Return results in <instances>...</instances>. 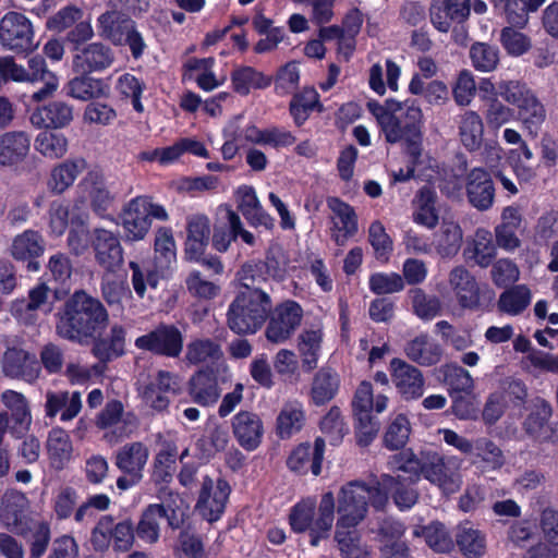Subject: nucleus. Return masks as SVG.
<instances>
[{
  "mask_svg": "<svg viewBox=\"0 0 558 558\" xmlns=\"http://www.w3.org/2000/svg\"><path fill=\"white\" fill-rule=\"evenodd\" d=\"M391 468L422 476L446 496L458 493L463 484L462 460L456 456H442L437 451H422L415 456L411 451L395 454L389 461Z\"/></svg>",
  "mask_w": 558,
  "mask_h": 558,
  "instance_id": "1",
  "label": "nucleus"
},
{
  "mask_svg": "<svg viewBox=\"0 0 558 558\" xmlns=\"http://www.w3.org/2000/svg\"><path fill=\"white\" fill-rule=\"evenodd\" d=\"M108 313L98 299L76 291L64 304L57 323V333L68 340L84 343L108 324Z\"/></svg>",
  "mask_w": 558,
  "mask_h": 558,
  "instance_id": "2",
  "label": "nucleus"
},
{
  "mask_svg": "<svg viewBox=\"0 0 558 558\" xmlns=\"http://www.w3.org/2000/svg\"><path fill=\"white\" fill-rule=\"evenodd\" d=\"M367 109L375 118L385 140L390 144L405 142L416 145L422 138L423 112L415 100L369 101Z\"/></svg>",
  "mask_w": 558,
  "mask_h": 558,
  "instance_id": "3",
  "label": "nucleus"
},
{
  "mask_svg": "<svg viewBox=\"0 0 558 558\" xmlns=\"http://www.w3.org/2000/svg\"><path fill=\"white\" fill-rule=\"evenodd\" d=\"M376 510H385L388 505L387 492L364 482L352 481L343 485L337 496V513L335 533L357 532L355 527L366 518L368 505Z\"/></svg>",
  "mask_w": 558,
  "mask_h": 558,
  "instance_id": "4",
  "label": "nucleus"
},
{
  "mask_svg": "<svg viewBox=\"0 0 558 558\" xmlns=\"http://www.w3.org/2000/svg\"><path fill=\"white\" fill-rule=\"evenodd\" d=\"M272 308L271 298L263 289L239 290L227 313L229 328L238 335L255 333Z\"/></svg>",
  "mask_w": 558,
  "mask_h": 558,
  "instance_id": "5",
  "label": "nucleus"
},
{
  "mask_svg": "<svg viewBox=\"0 0 558 558\" xmlns=\"http://www.w3.org/2000/svg\"><path fill=\"white\" fill-rule=\"evenodd\" d=\"M335 520V497L328 492L322 496L318 508L315 499H303L294 505L289 514V522L296 533L310 531L311 545L317 546L322 538L328 536Z\"/></svg>",
  "mask_w": 558,
  "mask_h": 558,
  "instance_id": "6",
  "label": "nucleus"
},
{
  "mask_svg": "<svg viewBox=\"0 0 558 558\" xmlns=\"http://www.w3.org/2000/svg\"><path fill=\"white\" fill-rule=\"evenodd\" d=\"M177 262L175 242L171 229L161 227L156 230L154 243V267L146 274L135 262H130L132 286L140 298H144L146 286L157 288L159 279L166 277Z\"/></svg>",
  "mask_w": 558,
  "mask_h": 558,
  "instance_id": "7",
  "label": "nucleus"
},
{
  "mask_svg": "<svg viewBox=\"0 0 558 558\" xmlns=\"http://www.w3.org/2000/svg\"><path fill=\"white\" fill-rule=\"evenodd\" d=\"M499 95L517 109L518 119L533 137H536L546 118V111L535 94L518 81L498 84Z\"/></svg>",
  "mask_w": 558,
  "mask_h": 558,
  "instance_id": "8",
  "label": "nucleus"
},
{
  "mask_svg": "<svg viewBox=\"0 0 558 558\" xmlns=\"http://www.w3.org/2000/svg\"><path fill=\"white\" fill-rule=\"evenodd\" d=\"M388 397L377 395L374 397L372 384L362 381L354 395L352 401L353 414L355 418V429L357 442L367 446L379 430V422L372 415L373 408L377 413L387 409Z\"/></svg>",
  "mask_w": 558,
  "mask_h": 558,
  "instance_id": "9",
  "label": "nucleus"
},
{
  "mask_svg": "<svg viewBox=\"0 0 558 558\" xmlns=\"http://www.w3.org/2000/svg\"><path fill=\"white\" fill-rule=\"evenodd\" d=\"M166 208L149 196H136L129 201L121 213V225L129 241L143 240L151 227V220H168Z\"/></svg>",
  "mask_w": 558,
  "mask_h": 558,
  "instance_id": "10",
  "label": "nucleus"
},
{
  "mask_svg": "<svg viewBox=\"0 0 558 558\" xmlns=\"http://www.w3.org/2000/svg\"><path fill=\"white\" fill-rule=\"evenodd\" d=\"M150 451L143 441H131L121 446L114 453V465L122 473L117 478V487L128 490L144 477Z\"/></svg>",
  "mask_w": 558,
  "mask_h": 558,
  "instance_id": "11",
  "label": "nucleus"
},
{
  "mask_svg": "<svg viewBox=\"0 0 558 558\" xmlns=\"http://www.w3.org/2000/svg\"><path fill=\"white\" fill-rule=\"evenodd\" d=\"M0 44L15 53H29L37 49L32 21L20 12L5 13L0 20Z\"/></svg>",
  "mask_w": 558,
  "mask_h": 558,
  "instance_id": "12",
  "label": "nucleus"
},
{
  "mask_svg": "<svg viewBox=\"0 0 558 558\" xmlns=\"http://www.w3.org/2000/svg\"><path fill=\"white\" fill-rule=\"evenodd\" d=\"M95 424L104 430L105 440L114 445L135 430L137 417L133 412L125 411L121 401L111 400L97 414Z\"/></svg>",
  "mask_w": 558,
  "mask_h": 558,
  "instance_id": "13",
  "label": "nucleus"
},
{
  "mask_svg": "<svg viewBox=\"0 0 558 558\" xmlns=\"http://www.w3.org/2000/svg\"><path fill=\"white\" fill-rule=\"evenodd\" d=\"M302 307L294 301H286L278 305L266 327V339L275 344L289 340L301 325Z\"/></svg>",
  "mask_w": 558,
  "mask_h": 558,
  "instance_id": "14",
  "label": "nucleus"
},
{
  "mask_svg": "<svg viewBox=\"0 0 558 558\" xmlns=\"http://www.w3.org/2000/svg\"><path fill=\"white\" fill-rule=\"evenodd\" d=\"M52 310L51 290L46 283H38L28 291L27 299H17L11 303V314L24 325L37 323L40 314Z\"/></svg>",
  "mask_w": 558,
  "mask_h": 558,
  "instance_id": "15",
  "label": "nucleus"
},
{
  "mask_svg": "<svg viewBox=\"0 0 558 558\" xmlns=\"http://www.w3.org/2000/svg\"><path fill=\"white\" fill-rule=\"evenodd\" d=\"M167 519L172 529H179L182 524V513L160 504L148 505L142 512L136 525L137 536L147 544H155L160 536V520Z\"/></svg>",
  "mask_w": 558,
  "mask_h": 558,
  "instance_id": "16",
  "label": "nucleus"
},
{
  "mask_svg": "<svg viewBox=\"0 0 558 558\" xmlns=\"http://www.w3.org/2000/svg\"><path fill=\"white\" fill-rule=\"evenodd\" d=\"M389 372L391 381L403 400H417L424 395L425 378L416 366L395 357L389 363Z\"/></svg>",
  "mask_w": 558,
  "mask_h": 558,
  "instance_id": "17",
  "label": "nucleus"
},
{
  "mask_svg": "<svg viewBox=\"0 0 558 558\" xmlns=\"http://www.w3.org/2000/svg\"><path fill=\"white\" fill-rule=\"evenodd\" d=\"M135 345L159 355L178 357L183 349V336L175 326L160 325L153 331L138 337Z\"/></svg>",
  "mask_w": 558,
  "mask_h": 558,
  "instance_id": "18",
  "label": "nucleus"
},
{
  "mask_svg": "<svg viewBox=\"0 0 558 558\" xmlns=\"http://www.w3.org/2000/svg\"><path fill=\"white\" fill-rule=\"evenodd\" d=\"M553 409L544 399H536L526 416L524 432L537 444H557L558 425L549 423Z\"/></svg>",
  "mask_w": 558,
  "mask_h": 558,
  "instance_id": "19",
  "label": "nucleus"
},
{
  "mask_svg": "<svg viewBox=\"0 0 558 558\" xmlns=\"http://www.w3.org/2000/svg\"><path fill=\"white\" fill-rule=\"evenodd\" d=\"M77 192L83 199H88L97 214L107 211L114 202V194L107 185L104 172L98 168L89 169L77 184Z\"/></svg>",
  "mask_w": 558,
  "mask_h": 558,
  "instance_id": "20",
  "label": "nucleus"
},
{
  "mask_svg": "<svg viewBox=\"0 0 558 558\" xmlns=\"http://www.w3.org/2000/svg\"><path fill=\"white\" fill-rule=\"evenodd\" d=\"M229 494L230 486L225 480L214 484L208 475H204L196 509L207 521H216L225 510Z\"/></svg>",
  "mask_w": 558,
  "mask_h": 558,
  "instance_id": "21",
  "label": "nucleus"
},
{
  "mask_svg": "<svg viewBox=\"0 0 558 558\" xmlns=\"http://www.w3.org/2000/svg\"><path fill=\"white\" fill-rule=\"evenodd\" d=\"M327 206L331 211V239L342 246L357 231L356 214L352 206L338 197H328Z\"/></svg>",
  "mask_w": 558,
  "mask_h": 558,
  "instance_id": "22",
  "label": "nucleus"
},
{
  "mask_svg": "<svg viewBox=\"0 0 558 558\" xmlns=\"http://www.w3.org/2000/svg\"><path fill=\"white\" fill-rule=\"evenodd\" d=\"M31 151V136L25 131H8L0 135V168L17 169Z\"/></svg>",
  "mask_w": 558,
  "mask_h": 558,
  "instance_id": "23",
  "label": "nucleus"
},
{
  "mask_svg": "<svg viewBox=\"0 0 558 558\" xmlns=\"http://www.w3.org/2000/svg\"><path fill=\"white\" fill-rule=\"evenodd\" d=\"M114 61L112 49L102 43H92L77 49L73 56V70L88 74L108 69Z\"/></svg>",
  "mask_w": 558,
  "mask_h": 558,
  "instance_id": "24",
  "label": "nucleus"
},
{
  "mask_svg": "<svg viewBox=\"0 0 558 558\" xmlns=\"http://www.w3.org/2000/svg\"><path fill=\"white\" fill-rule=\"evenodd\" d=\"M0 401L4 407L0 413L8 415L15 433L25 435L33 423L31 402L27 397L20 391L5 389L0 395Z\"/></svg>",
  "mask_w": 558,
  "mask_h": 558,
  "instance_id": "25",
  "label": "nucleus"
},
{
  "mask_svg": "<svg viewBox=\"0 0 558 558\" xmlns=\"http://www.w3.org/2000/svg\"><path fill=\"white\" fill-rule=\"evenodd\" d=\"M470 12V0H441L430 4L429 17L437 31L448 33L452 22H464Z\"/></svg>",
  "mask_w": 558,
  "mask_h": 558,
  "instance_id": "26",
  "label": "nucleus"
},
{
  "mask_svg": "<svg viewBox=\"0 0 558 558\" xmlns=\"http://www.w3.org/2000/svg\"><path fill=\"white\" fill-rule=\"evenodd\" d=\"M2 371L10 378L33 383L39 376L40 366L35 355L22 349L10 348L3 355Z\"/></svg>",
  "mask_w": 558,
  "mask_h": 558,
  "instance_id": "27",
  "label": "nucleus"
},
{
  "mask_svg": "<svg viewBox=\"0 0 558 558\" xmlns=\"http://www.w3.org/2000/svg\"><path fill=\"white\" fill-rule=\"evenodd\" d=\"M96 260L107 270H113L123 260L119 238L109 230L96 228L92 234Z\"/></svg>",
  "mask_w": 558,
  "mask_h": 558,
  "instance_id": "28",
  "label": "nucleus"
},
{
  "mask_svg": "<svg viewBox=\"0 0 558 558\" xmlns=\"http://www.w3.org/2000/svg\"><path fill=\"white\" fill-rule=\"evenodd\" d=\"M466 196L478 210H487L493 206L495 187L487 171L482 168L472 169L466 175Z\"/></svg>",
  "mask_w": 558,
  "mask_h": 558,
  "instance_id": "29",
  "label": "nucleus"
},
{
  "mask_svg": "<svg viewBox=\"0 0 558 558\" xmlns=\"http://www.w3.org/2000/svg\"><path fill=\"white\" fill-rule=\"evenodd\" d=\"M234 437L246 450H255L264 436L263 421L258 414L250 411H240L232 418Z\"/></svg>",
  "mask_w": 558,
  "mask_h": 558,
  "instance_id": "30",
  "label": "nucleus"
},
{
  "mask_svg": "<svg viewBox=\"0 0 558 558\" xmlns=\"http://www.w3.org/2000/svg\"><path fill=\"white\" fill-rule=\"evenodd\" d=\"M28 500L17 490H8L1 499L0 521L13 531L23 532L27 520Z\"/></svg>",
  "mask_w": 558,
  "mask_h": 558,
  "instance_id": "31",
  "label": "nucleus"
},
{
  "mask_svg": "<svg viewBox=\"0 0 558 558\" xmlns=\"http://www.w3.org/2000/svg\"><path fill=\"white\" fill-rule=\"evenodd\" d=\"M324 451L325 439L318 437L315 439L314 448L308 444L298 446L289 456L287 464L294 472L305 473L310 469L317 476L322 471Z\"/></svg>",
  "mask_w": 558,
  "mask_h": 558,
  "instance_id": "32",
  "label": "nucleus"
},
{
  "mask_svg": "<svg viewBox=\"0 0 558 558\" xmlns=\"http://www.w3.org/2000/svg\"><path fill=\"white\" fill-rule=\"evenodd\" d=\"M412 220L428 230L439 222V206L436 191L430 186L421 187L413 198Z\"/></svg>",
  "mask_w": 558,
  "mask_h": 558,
  "instance_id": "33",
  "label": "nucleus"
},
{
  "mask_svg": "<svg viewBox=\"0 0 558 558\" xmlns=\"http://www.w3.org/2000/svg\"><path fill=\"white\" fill-rule=\"evenodd\" d=\"M238 208L244 218L254 227L266 229L274 227V219L264 210L254 187L242 185L235 192Z\"/></svg>",
  "mask_w": 558,
  "mask_h": 558,
  "instance_id": "34",
  "label": "nucleus"
},
{
  "mask_svg": "<svg viewBox=\"0 0 558 558\" xmlns=\"http://www.w3.org/2000/svg\"><path fill=\"white\" fill-rule=\"evenodd\" d=\"M87 162L84 158L66 159L54 165L50 170L47 186L53 194H62L75 182L77 177L86 169Z\"/></svg>",
  "mask_w": 558,
  "mask_h": 558,
  "instance_id": "35",
  "label": "nucleus"
},
{
  "mask_svg": "<svg viewBox=\"0 0 558 558\" xmlns=\"http://www.w3.org/2000/svg\"><path fill=\"white\" fill-rule=\"evenodd\" d=\"M45 397V413L48 417H54L61 412L60 420L69 422L81 412L82 397L78 391H47Z\"/></svg>",
  "mask_w": 558,
  "mask_h": 558,
  "instance_id": "36",
  "label": "nucleus"
},
{
  "mask_svg": "<svg viewBox=\"0 0 558 558\" xmlns=\"http://www.w3.org/2000/svg\"><path fill=\"white\" fill-rule=\"evenodd\" d=\"M442 353L441 345L426 333L416 336L404 345L407 357L421 366L436 365L440 362Z\"/></svg>",
  "mask_w": 558,
  "mask_h": 558,
  "instance_id": "37",
  "label": "nucleus"
},
{
  "mask_svg": "<svg viewBox=\"0 0 558 558\" xmlns=\"http://www.w3.org/2000/svg\"><path fill=\"white\" fill-rule=\"evenodd\" d=\"M449 284L462 307L473 308L480 303V288L475 278L462 266L449 274Z\"/></svg>",
  "mask_w": 558,
  "mask_h": 558,
  "instance_id": "38",
  "label": "nucleus"
},
{
  "mask_svg": "<svg viewBox=\"0 0 558 558\" xmlns=\"http://www.w3.org/2000/svg\"><path fill=\"white\" fill-rule=\"evenodd\" d=\"M46 450L51 468L57 471L63 470L73 454V444L69 434L61 427L51 428L47 436Z\"/></svg>",
  "mask_w": 558,
  "mask_h": 558,
  "instance_id": "39",
  "label": "nucleus"
},
{
  "mask_svg": "<svg viewBox=\"0 0 558 558\" xmlns=\"http://www.w3.org/2000/svg\"><path fill=\"white\" fill-rule=\"evenodd\" d=\"M66 96L81 101L108 97L110 86L102 78L87 75L75 76L64 86Z\"/></svg>",
  "mask_w": 558,
  "mask_h": 558,
  "instance_id": "40",
  "label": "nucleus"
},
{
  "mask_svg": "<svg viewBox=\"0 0 558 558\" xmlns=\"http://www.w3.org/2000/svg\"><path fill=\"white\" fill-rule=\"evenodd\" d=\"M454 539L459 550L466 558H481L486 553V535L469 521L457 526Z\"/></svg>",
  "mask_w": 558,
  "mask_h": 558,
  "instance_id": "41",
  "label": "nucleus"
},
{
  "mask_svg": "<svg viewBox=\"0 0 558 558\" xmlns=\"http://www.w3.org/2000/svg\"><path fill=\"white\" fill-rule=\"evenodd\" d=\"M31 120L39 128L62 129L73 120V107L63 101H52L38 108Z\"/></svg>",
  "mask_w": 558,
  "mask_h": 558,
  "instance_id": "42",
  "label": "nucleus"
},
{
  "mask_svg": "<svg viewBox=\"0 0 558 558\" xmlns=\"http://www.w3.org/2000/svg\"><path fill=\"white\" fill-rule=\"evenodd\" d=\"M134 26V22L118 11H107L97 19L99 35L113 45H123L125 34Z\"/></svg>",
  "mask_w": 558,
  "mask_h": 558,
  "instance_id": "43",
  "label": "nucleus"
},
{
  "mask_svg": "<svg viewBox=\"0 0 558 558\" xmlns=\"http://www.w3.org/2000/svg\"><path fill=\"white\" fill-rule=\"evenodd\" d=\"M323 330L319 327L304 329L298 336V351L302 365L305 369L312 371L317 366L323 347Z\"/></svg>",
  "mask_w": 558,
  "mask_h": 558,
  "instance_id": "44",
  "label": "nucleus"
},
{
  "mask_svg": "<svg viewBox=\"0 0 558 558\" xmlns=\"http://www.w3.org/2000/svg\"><path fill=\"white\" fill-rule=\"evenodd\" d=\"M221 356V348L215 340L196 338L186 344L184 361L189 365L208 366L216 363Z\"/></svg>",
  "mask_w": 558,
  "mask_h": 558,
  "instance_id": "45",
  "label": "nucleus"
},
{
  "mask_svg": "<svg viewBox=\"0 0 558 558\" xmlns=\"http://www.w3.org/2000/svg\"><path fill=\"white\" fill-rule=\"evenodd\" d=\"M10 251L17 260L35 259L43 255L45 240L38 231L27 229L14 236Z\"/></svg>",
  "mask_w": 558,
  "mask_h": 558,
  "instance_id": "46",
  "label": "nucleus"
},
{
  "mask_svg": "<svg viewBox=\"0 0 558 558\" xmlns=\"http://www.w3.org/2000/svg\"><path fill=\"white\" fill-rule=\"evenodd\" d=\"M125 352V329L120 325H113L106 338L95 341L93 347L94 355L101 362H109Z\"/></svg>",
  "mask_w": 558,
  "mask_h": 558,
  "instance_id": "47",
  "label": "nucleus"
},
{
  "mask_svg": "<svg viewBox=\"0 0 558 558\" xmlns=\"http://www.w3.org/2000/svg\"><path fill=\"white\" fill-rule=\"evenodd\" d=\"M459 135L469 151L477 150L483 142L484 123L481 116L468 110L459 117Z\"/></svg>",
  "mask_w": 558,
  "mask_h": 558,
  "instance_id": "48",
  "label": "nucleus"
},
{
  "mask_svg": "<svg viewBox=\"0 0 558 558\" xmlns=\"http://www.w3.org/2000/svg\"><path fill=\"white\" fill-rule=\"evenodd\" d=\"M189 391L193 401L204 407L216 403L220 396L216 378L206 372L192 376Z\"/></svg>",
  "mask_w": 558,
  "mask_h": 558,
  "instance_id": "49",
  "label": "nucleus"
},
{
  "mask_svg": "<svg viewBox=\"0 0 558 558\" xmlns=\"http://www.w3.org/2000/svg\"><path fill=\"white\" fill-rule=\"evenodd\" d=\"M463 232L453 220H444L438 233L435 234V248L441 257L454 256L462 244Z\"/></svg>",
  "mask_w": 558,
  "mask_h": 558,
  "instance_id": "50",
  "label": "nucleus"
},
{
  "mask_svg": "<svg viewBox=\"0 0 558 558\" xmlns=\"http://www.w3.org/2000/svg\"><path fill=\"white\" fill-rule=\"evenodd\" d=\"M305 422V413L301 402L288 401L277 417V433L281 438H289L301 430Z\"/></svg>",
  "mask_w": 558,
  "mask_h": 558,
  "instance_id": "51",
  "label": "nucleus"
},
{
  "mask_svg": "<svg viewBox=\"0 0 558 558\" xmlns=\"http://www.w3.org/2000/svg\"><path fill=\"white\" fill-rule=\"evenodd\" d=\"M377 486L384 492H387L388 498L389 494H391L396 506L400 510L409 509L417 501V493L413 488L404 485V483L400 481V476L395 477L384 474L377 481Z\"/></svg>",
  "mask_w": 558,
  "mask_h": 558,
  "instance_id": "52",
  "label": "nucleus"
},
{
  "mask_svg": "<svg viewBox=\"0 0 558 558\" xmlns=\"http://www.w3.org/2000/svg\"><path fill=\"white\" fill-rule=\"evenodd\" d=\"M271 78L251 66H239L231 73V84L235 93L246 96L251 89H262L270 85Z\"/></svg>",
  "mask_w": 558,
  "mask_h": 558,
  "instance_id": "53",
  "label": "nucleus"
},
{
  "mask_svg": "<svg viewBox=\"0 0 558 558\" xmlns=\"http://www.w3.org/2000/svg\"><path fill=\"white\" fill-rule=\"evenodd\" d=\"M415 537H424L427 546L436 553L446 554L452 550L453 541L446 526L440 522H432L413 530Z\"/></svg>",
  "mask_w": 558,
  "mask_h": 558,
  "instance_id": "54",
  "label": "nucleus"
},
{
  "mask_svg": "<svg viewBox=\"0 0 558 558\" xmlns=\"http://www.w3.org/2000/svg\"><path fill=\"white\" fill-rule=\"evenodd\" d=\"M69 141L62 133L43 131L35 138V149L45 158L60 159L68 153Z\"/></svg>",
  "mask_w": 558,
  "mask_h": 558,
  "instance_id": "55",
  "label": "nucleus"
},
{
  "mask_svg": "<svg viewBox=\"0 0 558 558\" xmlns=\"http://www.w3.org/2000/svg\"><path fill=\"white\" fill-rule=\"evenodd\" d=\"M339 387L338 375L330 371L320 369L313 380L312 398L316 404H324L331 400Z\"/></svg>",
  "mask_w": 558,
  "mask_h": 558,
  "instance_id": "56",
  "label": "nucleus"
},
{
  "mask_svg": "<svg viewBox=\"0 0 558 558\" xmlns=\"http://www.w3.org/2000/svg\"><path fill=\"white\" fill-rule=\"evenodd\" d=\"M159 441L160 448L154 459V476L157 481L168 482L171 477L170 469L175 462L178 448L171 439H162L159 436Z\"/></svg>",
  "mask_w": 558,
  "mask_h": 558,
  "instance_id": "57",
  "label": "nucleus"
},
{
  "mask_svg": "<svg viewBox=\"0 0 558 558\" xmlns=\"http://www.w3.org/2000/svg\"><path fill=\"white\" fill-rule=\"evenodd\" d=\"M469 56L473 68L483 73L496 70L499 63V49L485 43L473 44Z\"/></svg>",
  "mask_w": 558,
  "mask_h": 558,
  "instance_id": "58",
  "label": "nucleus"
},
{
  "mask_svg": "<svg viewBox=\"0 0 558 558\" xmlns=\"http://www.w3.org/2000/svg\"><path fill=\"white\" fill-rule=\"evenodd\" d=\"M335 541L342 558H373L369 546L362 542L359 532L335 533Z\"/></svg>",
  "mask_w": 558,
  "mask_h": 558,
  "instance_id": "59",
  "label": "nucleus"
},
{
  "mask_svg": "<svg viewBox=\"0 0 558 558\" xmlns=\"http://www.w3.org/2000/svg\"><path fill=\"white\" fill-rule=\"evenodd\" d=\"M445 383L456 392L471 393L474 389V380L469 371L456 364H445L439 368Z\"/></svg>",
  "mask_w": 558,
  "mask_h": 558,
  "instance_id": "60",
  "label": "nucleus"
},
{
  "mask_svg": "<svg viewBox=\"0 0 558 558\" xmlns=\"http://www.w3.org/2000/svg\"><path fill=\"white\" fill-rule=\"evenodd\" d=\"M474 258L478 266L487 267L496 256L497 250L493 241L492 232L484 228L475 231L473 239Z\"/></svg>",
  "mask_w": 558,
  "mask_h": 558,
  "instance_id": "61",
  "label": "nucleus"
},
{
  "mask_svg": "<svg viewBox=\"0 0 558 558\" xmlns=\"http://www.w3.org/2000/svg\"><path fill=\"white\" fill-rule=\"evenodd\" d=\"M410 432L411 426L408 417L403 414H398L391 420L384 435L385 446L390 450L402 448L409 439Z\"/></svg>",
  "mask_w": 558,
  "mask_h": 558,
  "instance_id": "62",
  "label": "nucleus"
},
{
  "mask_svg": "<svg viewBox=\"0 0 558 558\" xmlns=\"http://www.w3.org/2000/svg\"><path fill=\"white\" fill-rule=\"evenodd\" d=\"M320 430L325 436L323 439L325 441L328 440L330 445L338 446L342 441V438L348 433V428L338 408H331L323 417Z\"/></svg>",
  "mask_w": 558,
  "mask_h": 558,
  "instance_id": "63",
  "label": "nucleus"
},
{
  "mask_svg": "<svg viewBox=\"0 0 558 558\" xmlns=\"http://www.w3.org/2000/svg\"><path fill=\"white\" fill-rule=\"evenodd\" d=\"M530 302V290L525 286H517L500 295L498 306L502 312L517 315L521 313Z\"/></svg>",
  "mask_w": 558,
  "mask_h": 558,
  "instance_id": "64",
  "label": "nucleus"
}]
</instances>
